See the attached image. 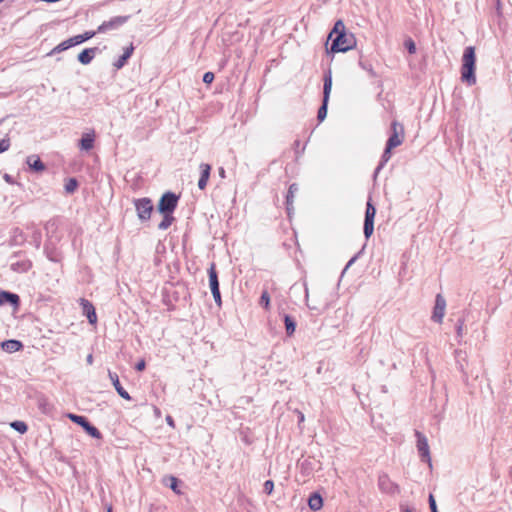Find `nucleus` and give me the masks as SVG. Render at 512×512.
Returning a JSON list of instances; mask_svg holds the SVG:
<instances>
[{
    "label": "nucleus",
    "mask_w": 512,
    "mask_h": 512,
    "mask_svg": "<svg viewBox=\"0 0 512 512\" xmlns=\"http://www.w3.org/2000/svg\"><path fill=\"white\" fill-rule=\"evenodd\" d=\"M328 40H331L330 50L333 53L346 52L356 46V38L353 33H348L342 20H337Z\"/></svg>",
    "instance_id": "1"
},
{
    "label": "nucleus",
    "mask_w": 512,
    "mask_h": 512,
    "mask_svg": "<svg viewBox=\"0 0 512 512\" xmlns=\"http://www.w3.org/2000/svg\"><path fill=\"white\" fill-rule=\"evenodd\" d=\"M475 62L476 56L474 47H466L462 57L461 80L468 85H474L476 83Z\"/></svg>",
    "instance_id": "2"
},
{
    "label": "nucleus",
    "mask_w": 512,
    "mask_h": 512,
    "mask_svg": "<svg viewBox=\"0 0 512 512\" xmlns=\"http://www.w3.org/2000/svg\"><path fill=\"white\" fill-rule=\"evenodd\" d=\"M323 80H324L323 101H322V105L318 109V113H317V119L320 122L323 121L327 116V106H328V101H329V97H330V93H331V89H332V76H331L330 71L324 75Z\"/></svg>",
    "instance_id": "3"
},
{
    "label": "nucleus",
    "mask_w": 512,
    "mask_h": 512,
    "mask_svg": "<svg viewBox=\"0 0 512 512\" xmlns=\"http://www.w3.org/2000/svg\"><path fill=\"white\" fill-rule=\"evenodd\" d=\"M179 197L173 192L164 193L158 203L157 209L161 214L172 213L175 211Z\"/></svg>",
    "instance_id": "4"
},
{
    "label": "nucleus",
    "mask_w": 512,
    "mask_h": 512,
    "mask_svg": "<svg viewBox=\"0 0 512 512\" xmlns=\"http://www.w3.org/2000/svg\"><path fill=\"white\" fill-rule=\"evenodd\" d=\"M137 216L141 221H147L151 217L153 204L150 198L144 197L134 200Z\"/></svg>",
    "instance_id": "5"
},
{
    "label": "nucleus",
    "mask_w": 512,
    "mask_h": 512,
    "mask_svg": "<svg viewBox=\"0 0 512 512\" xmlns=\"http://www.w3.org/2000/svg\"><path fill=\"white\" fill-rule=\"evenodd\" d=\"M208 276H209V286L214 298L215 303L217 306H221L222 300H221V293L219 289V280H218V274L216 271L215 264L212 263L208 269Z\"/></svg>",
    "instance_id": "6"
},
{
    "label": "nucleus",
    "mask_w": 512,
    "mask_h": 512,
    "mask_svg": "<svg viewBox=\"0 0 512 512\" xmlns=\"http://www.w3.org/2000/svg\"><path fill=\"white\" fill-rule=\"evenodd\" d=\"M68 418L72 422L80 425L91 437L95 439H100L102 437L100 431L95 426L90 424L86 417L69 413Z\"/></svg>",
    "instance_id": "7"
},
{
    "label": "nucleus",
    "mask_w": 512,
    "mask_h": 512,
    "mask_svg": "<svg viewBox=\"0 0 512 512\" xmlns=\"http://www.w3.org/2000/svg\"><path fill=\"white\" fill-rule=\"evenodd\" d=\"M391 135L388 138L386 145L389 148H396L400 146L404 140V127L397 121L391 123Z\"/></svg>",
    "instance_id": "8"
},
{
    "label": "nucleus",
    "mask_w": 512,
    "mask_h": 512,
    "mask_svg": "<svg viewBox=\"0 0 512 512\" xmlns=\"http://www.w3.org/2000/svg\"><path fill=\"white\" fill-rule=\"evenodd\" d=\"M415 436L417 438V450L421 460L431 465L430 449L426 436L419 431L415 432Z\"/></svg>",
    "instance_id": "9"
},
{
    "label": "nucleus",
    "mask_w": 512,
    "mask_h": 512,
    "mask_svg": "<svg viewBox=\"0 0 512 512\" xmlns=\"http://www.w3.org/2000/svg\"><path fill=\"white\" fill-rule=\"evenodd\" d=\"M378 487L383 493L390 495L398 494L400 491L399 486L394 483L386 473L379 474Z\"/></svg>",
    "instance_id": "10"
},
{
    "label": "nucleus",
    "mask_w": 512,
    "mask_h": 512,
    "mask_svg": "<svg viewBox=\"0 0 512 512\" xmlns=\"http://www.w3.org/2000/svg\"><path fill=\"white\" fill-rule=\"evenodd\" d=\"M128 16H116L109 21H104L97 29L98 33H105L110 30H116L128 20Z\"/></svg>",
    "instance_id": "11"
},
{
    "label": "nucleus",
    "mask_w": 512,
    "mask_h": 512,
    "mask_svg": "<svg viewBox=\"0 0 512 512\" xmlns=\"http://www.w3.org/2000/svg\"><path fill=\"white\" fill-rule=\"evenodd\" d=\"M446 309V300L441 294H437L435 298V306L431 319L436 323H442Z\"/></svg>",
    "instance_id": "12"
},
{
    "label": "nucleus",
    "mask_w": 512,
    "mask_h": 512,
    "mask_svg": "<svg viewBox=\"0 0 512 512\" xmlns=\"http://www.w3.org/2000/svg\"><path fill=\"white\" fill-rule=\"evenodd\" d=\"M80 305L82 313L87 317L89 323L95 324L97 322V315L93 304L89 300L81 298Z\"/></svg>",
    "instance_id": "13"
},
{
    "label": "nucleus",
    "mask_w": 512,
    "mask_h": 512,
    "mask_svg": "<svg viewBox=\"0 0 512 512\" xmlns=\"http://www.w3.org/2000/svg\"><path fill=\"white\" fill-rule=\"evenodd\" d=\"M11 304L14 307H18L20 298L17 294L0 290V306L5 304Z\"/></svg>",
    "instance_id": "14"
},
{
    "label": "nucleus",
    "mask_w": 512,
    "mask_h": 512,
    "mask_svg": "<svg viewBox=\"0 0 512 512\" xmlns=\"http://www.w3.org/2000/svg\"><path fill=\"white\" fill-rule=\"evenodd\" d=\"M108 375H109L110 380L112 381V384H113L115 390L119 394V396L125 400H130L131 397H130L129 393L120 384L118 375L111 371H109Z\"/></svg>",
    "instance_id": "15"
},
{
    "label": "nucleus",
    "mask_w": 512,
    "mask_h": 512,
    "mask_svg": "<svg viewBox=\"0 0 512 512\" xmlns=\"http://www.w3.org/2000/svg\"><path fill=\"white\" fill-rule=\"evenodd\" d=\"M200 171L201 175L198 181V187L199 189L204 190L210 177L211 166L209 164L202 163L200 164Z\"/></svg>",
    "instance_id": "16"
},
{
    "label": "nucleus",
    "mask_w": 512,
    "mask_h": 512,
    "mask_svg": "<svg viewBox=\"0 0 512 512\" xmlns=\"http://www.w3.org/2000/svg\"><path fill=\"white\" fill-rule=\"evenodd\" d=\"M97 47L86 48L78 55V61L83 65H88L96 55Z\"/></svg>",
    "instance_id": "17"
},
{
    "label": "nucleus",
    "mask_w": 512,
    "mask_h": 512,
    "mask_svg": "<svg viewBox=\"0 0 512 512\" xmlns=\"http://www.w3.org/2000/svg\"><path fill=\"white\" fill-rule=\"evenodd\" d=\"M95 141L94 132L84 133L80 139L79 145L82 150L89 151L93 148Z\"/></svg>",
    "instance_id": "18"
},
{
    "label": "nucleus",
    "mask_w": 512,
    "mask_h": 512,
    "mask_svg": "<svg viewBox=\"0 0 512 512\" xmlns=\"http://www.w3.org/2000/svg\"><path fill=\"white\" fill-rule=\"evenodd\" d=\"M1 347L4 351L8 353H14L23 348V344L18 340H6L1 343Z\"/></svg>",
    "instance_id": "19"
},
{
    "label": "nucleus",
    "mask_w": 512,
    "mask_h": 512,
    "mask_svg": "<svg viewBox=\"0 0 512 512\" xmlns=\"http://www.w3.org/2000/svg\"><path fill=\"white\" fill-rule=\"evenodd\" d=\"M134 51L133 44H130L129 47H127L123 54L119 57V59L114 63V67L116 69H121L127 62V60L131 57Z\"/></svg>",
    "instance_id": "20"
},
{
    "label": "nucleus",
    "mask_w": 512,
    "mask_h": 512,
    "mask_svg": "<svg viewBox=\"0 0 512 512\" xmlns=\"http://www.w3.org/2000/svg\"><path fill=\"white\" fill-rule=\"evenodd\" d=\"M26 162L32 170H35L37 172L45 170V165L38 156H28Z\"/></svg>",
    "instance_id": "21"
},
{
    "label": "nucleus",
    "mask_w": 512,
    "mask_h": 512,
    "mask_svg": "<svg viewBox=\"0 0 512 512\" xmlns=\"http://www.w3.org/2000/svg\"><path fill=\"white\" fill-rule=\"evenodd\" d=\"M297 191H298L297 184L293 183L289 186L288 193L286 196V209H287L288 214H290L293 209V198Z\"/></svg>",
    "instance_id": "22"
},
{
    "label": "nucleus",
    "mask_w": 512,
    "mask_h": 512,
    "mask_svg": "<svg viewBox=\"0 0 512 512\" xmlns=\"http://www.w3.org/2000/svg\"><path fill=\"white\" fill-rule=\"evenodd\" d=\"M308 505L311 510L317 511L323 506L322 497L318 493H313L308 499Z\"/></svg>",
    "instance_id": "23"
},
{
    "label": "nucleus",
    "mask_w": 512,
    "mask_h": 512,
    "mask_svg": "<svg viewBox=\"0 0 512 512\" xmlns=\"http://www.w3.org/2000/svg\"><path fill=\"white\" fill-rule=\"evenodd\" d=\"M174 220H175V218L172 213L163 214V219L158 224V229L159 230H167L172 225Z\"/></svg>",
    "instance_id": "24"
},
{
    "label": "nucleus",
    "mask_w": 512,
    "mask_h": 512,
    "mask_svg": "<svg viewBox=\"0 0 512 512\" xmlns=\"http://www.w3.org/2000/svg\"><path fill=\"white\" fill-rule=\"evenodd\" d=\"M393 148H389L388 145H386V148L382 154L381 161L378 165V167L375 170V175L384 167V165L390 160L391 158V150Z\"/></svg>",
    "instance_id": "25"
},
{
    "label": "nucleus",
    "mask_w": 512,
    "mask_h": 512,
    "mask_svg": "<svg viewBox=\"0 0 512 512\" xmlns=\"http://www.w3.org/2000/svg\"><path fill=\"white\" fill-rule=\"evenodd\" d=\"M284 323H285V329H286L287 335L291 336L295 332V329H296L295 320L292 317H290L289 315H285Z\"/></svg>",
    "instance_id": "26"
},
{
    "label": "nucleus",
    "mask_w": 512,
    "mask_h": 512,
    "mask_svg": "<svg viewBox=\"0 0 512 512\" xmlns=\"http://www.w3.org/2000/svg\"><path fill=\"white\" fill-rule=\"evenodd\" d=\"M376 215V208L373 206V204L368 201L365 211V219L364 221L374 222V218Z\"/></svg>",
    "instance_id": "27"
},
{
    "label": "nucleus",
    "mask_w": 512,
    "mask_h": 512,
    "mask_svg": "<svg viewBox=\"0 0 512 512\" xmlns=\"http://www.w3.org/2000/svg\"><path fill=\"white\" fill-rule=\"evenodd\" d=\"M30 267L31 264L28 261L16 262L11 265V269L16 272H26Z\"/></svg>",
    "instance_id": "28"
},
{
    "label": "nucleus",
    "mask_w": 512,
    "mask_h": 512,
    "mask_svg": "<svg viewBox=\"0 0 512 512\" xmlns=\"http://www.w3.org/2000/svg\"><path fill=\"white\" fill-rule=\"evenodd\" d=\"M456 355H457V361L459 363L460 370L463 372V378L466 381L468 379V375L465 372L464 365L461 363V360L464 361L466 359V353L463 351H457Z\"/></svg>",
    "instance_id": "29"
},
{
    "label": "nucleus",
    "mask_w": 512,
    "mask_h": 512,
    "mask_svg": "<svg viewBox=\"0 0 512 512\" xmlns=\"http://www.w3.org/2000/svg\"><path fill=\"white\" fill-rule=\"evenodd\" d=\"M365 238L368 239L373 234L374 231V222L364 221L363 227Z\"/></svg>",
    "instance_id": "30"
},
{
    "label": "nucleus",
    "mask_w": 512,
    "mask_h": 512,
    "mask_svg": "<svg viewBox=\"0 0 512 512\" xmlns=\"http://www.w3.org/2000/svg\"><path fill=\"white\" fill-rule=\"evenodd\" d=\"M11 427L22 434L27 431V425L23 421H14L11 423Z\"/></svg>",
    "instance_id": "31"
},
{
    "label": "nucleus",
    "mask_w": 512,
    "mask_h": 512,
    "mask_svg": "<svg viewBox=\"0 0 512 512\" xmlns=\"http://www.w3.org/2000/svg\"><path fill=\"white\" fill-rule=\"evenodd\" d=\"M78 186V182L75 178H70L68 182L65 184V191L67 193H73Z\"/></svg>",
    "instance_id": "32"
},
{
    "label": "nucleus",
    "mask_w": 512,
    "mask_h": 512,
    "mask_svg": "<svg viewBox=\"0 0 512 512\" xmlns=\"http://www.w3.org/2000/svg\"><path fill=\"white\" fill-rule=\"evenodd\" d=\"M260 305L265 309H268L270 306V296L267 291H263L259 301Z\"/></svg>",
    "instance_id": "33"
},
{
    "label": "nucleus",
    "mask_w": 512,
    "mask_h": 512,
    "mask_svg": "<svg viewBox=\"0 0 512 512\" xmlns=\"http://www.w3.org/2000/svg\"><path fill=\"white\" fill-rule=\"evenodd\" d=\"M359 66L367 71L372 77H375L376 76V73L372 67V64L368 63V62H364L362 60L359 61Z\"/></svg>",
    "instance_id": "34"
},
{
    "label": "nucleus",
    "mask_w": 512,
    "mask_h": 512,
    "mask_svg": "<svg viewBox=\"0 0 512 512\" xmlns=\"http://www.w3.org/2000/svg\"><path fill=\"white\" fill-rule=\"evenodd\" d=\"M169 481V487L177 494H180L181 492L178 490V479L174 476H170L168 478Z\"/></svg>",
    "instance_id": "35"
},
{
    "label": "nucleus",
    "mask_w": 512,
    "mask_h": 512,
    "mask_svg": "<svg viewBox=\"0 0 512 512\" xmlns=\"http://www.w3.org/2000/svg\"><path fill=\"white\" fill-rule=\"evenodd\" d=\"M10 145V138L8 136L0 140V153L7 151L10 148Z\"/></svg>",
    "instance_id": "36"
},
{
    "label": "nucleus",
    "mask_w": 512,
    "mask_h": 512,
    "mask_svg": "<svg viewBox=\"0 0 512 512\" xmlns=\"http://www.w3.org/2000/svg\"><path fill=\"white\" fill-rule=\"evenodd\" d=\"M274 489V482L272 480H267L264 482L263 490L266 494L270 495Z\"/></svg>",
    "instance_id": "37"
},
{
    "label": "nucleus",
    "mask_w": 512,
    "mask_h": 512,
    "mask_svg": "<svg viewBox=\"0 0 512 512\" xmlns=\"http://www.w3.org/2000/svg\"><path fill=\"white\" fill-rule=\"evenodd\" d=\"M405 47L407 48L410 54H414L416 52V45L412 39H408L405 41Z\"/></svg>",
    "instance_id": "38"
},
{
    "label": "nucleus",
    "mask_w": 512,
    "mask_h": 512,
    "mask_svg": "<svg viewBox=\"0 0 512 512\" xmlns=\"http://www.w3.org/2000/svg\"><path fill=\"white\" fill-rule=\"evenodd\" d=\"M39 407L44 413H49L51 410V405L45 399L39 401Z\"/></svg>",
    "instance_id": "39"
},
{
    "label": "nucleus",
    "mask_w": 512,
    "mask_h": 512,
    "mask_svg": "<svg viewBox=\"0 0 512 512\" xmlns=\"http://www.w3.org/2000/svg\"><path fill=\"white\" fill-rule=\"evenodd\" d=\"M215 76L212 72H206L204 75H203V82L206 83V84H210L213 82Z\"/></svg>",
    "instance_id": "40"
},
{
    "label": "nucleus",
    "mask_w": 512,
    "mask_h": 512,
    "mask_svg": "<svg viewBox=\"0 0 512 512\" xmlns=\"http://www.w3.org/2000/svg\"><path fill=\"white\" fill-rule=\"evenodd\" d=\"M98 33L97 31H86L85 33L81 34L83 41H87L94 37Z\"/></svg>",
    "instance_id": "41"
},
{
    "label": "nucleus",
    "mask_w": 512,
    "mask_h": 512,
    "mask_svg": "<svg viewBox=\"0 0 512 512\" xmlns=\"http://www.w3.org/2000/svg\"><path fill=\"white\" fill-rule=\"evenodd\" d=\"M429 506L431 509V512H438L435 499L432 494L429 495Z\"/></svg>",
    "instance_id": "42"
},
{
    "label": "nucleus",
    "mask_w": 512,
    "mask_h": 512,
    "mask_svg": "<svg viewBox=\"0 0 512 512\" xmlns=\"http://www.w3.org/2000/svg\"><path fill=\"white\" fill-rule=\"evenodd\" d=\"M67 49H68V48H67L66 44H64V41H63V42H61L60 44H58V45L53 49V51H52V52H53V53H60V52L65 51V50H67Z\"/></svg>",
    "instance_id": "43"
},
{
    "label": "nucleus",
    "mask_w": 512,
    "mask_h": 512,
    "mask_svg": "<svg viewBox=\"0 0 512 512\" xmlns=\"http://www.w3.org/2000/svg\"><path fill=\"white\" fill-rule=\"evenodd\" d=\"M67 49H68V48H67L66 44H64V41H63V42H61L60 44H58V45L53 49V51H52V52H53V53H60V52L65 51V50H67Z\"/></svg>",
    "instance_id": "44"
},
{
    "label": "nucleus",
    "mask_w": 512,
    "mask_h": 512,
    "mask_svg": "<svg viewBox=\"0 0 512 512\" xmlns=\"http://www.w3.org/2000/svg\"><path fill=\"white\" fill-rule=\"evenodd\" d=\"M145 366H146L145 361H144V360H141V361H139V362L136 364L135 369H136L137 371H142V370H144V369H145Z\"/></svg>",
    "instance_id": "45"
},
{
    "label": "nucleus",
    "mask_w": 512,
    "mask_h": 512,
    "mask_svg": "<svg viewBox=\"0 0 512 512\" xmlns=\"http://www.w3.org/2000/svg\"><path fill=\"white\" fill-rule=\"evenodd\" d=\"M462 332H463V321L459 320L458 324H457V335L461 337Z\"/></svg>",
    "instance_id": "46"
},
{
    "label": "nucleus",
    "mask_w": 512,
    "mask_h": 512,
    "mask_svg": "<svg viewBox=\"0 0 512 512\" xmlns=\"http://www.w3.org/2000/svg\"><path fill=\"white\" fill-rule=\"evenodd\" d=\"M165 420H166V423H167L170 427H172V428H174V427H175V422H174V419L172 418V416L167 415Z\"/></svg>",
    "instance_id": "47"
},
{
    "label": "nucleus",
    "mask_w": 512,
    "mask_h": 512,
    "mask_svg": "<svg viewBox=\"0 0 512 512\" xmlns=\"http://www.w3.org/2000/svg\"><path fill=\"white\" fill-rule=\"evenodd\" d=\"M64 44H66L67 48H71L73 46H76L75 43H74V40H73V37L67 39L64 41Z\"/></svg>",
    "instance_id": "48"
},
{
    "label": "nucleus",
    "mask_w": 512,
    "mask_h": 512,
    "mask_svg": "<svg viewBox=\"0 0 512 512\" xmlns=\"http://www.w3.org/2000/svg\"><path fill=\"white\" fill-rule=\"evenodd\" d=\"M3 179L8 183V184H14L15 181L13 180L12 176L9 175V174H4L3 176Z\"/></svg>",
    "instance_id": "49"
},
{
    "label": "nucleus",
    "mask_w": 512,
    "mask_h": 512,
    "mask_svg": "<svg viewBox=\"0 0 512 512\" xmlns=\"http://www.w3.org/2000/svg\"><path fill=\"white\" fill-rule=\"evenodd\" d=\"M73 40H74L75 45H79V44L84 42L83 39H82L81 34L73 36Z\"/></svg>",
    "instance_id": "50"
},
{
    "label": "nucleus",
    "mask_w": 512,
    "mask_h": 512,
    "mask_svg": "<svg viewBox=\"0 0 512 512\" xmlns=\"http://www.w3.org/2000/svg\"><path fill=\"white\" fill-rule=\"evenodd\" d=\"M357 258H358V254H357V255H355L354 257H352V258L348 261L347 265L345 266L344 271H346V270H347L351 265H353V263L356 261V259H357Z\"/></svg>",
    "instance_id": "51"
},
{
    "label": "nucleus",
    "mask_w": 512,
    "mask_h": 512,
    "mask_svg": "<svg viewBox=\"0 0 512 512\" xmlns=\"http://www.w3.org/2000/svg\"><path fill=\"white\" fill-rule=\"evenodd\" d=\"M299 414V423L304 421V414L302 412H298Z\"/></svg>",
    "instance_id": "52"
},
{
    "label": "nucleus",
    "mask_w": 512,
    "mask_h": 512,
    "mask_svg": "<svg viewBox=\"0 0 512 512\" xmlns=\"http://www.w3.org/2000/svg\"><path fill=\"white\" fill-rule=\"evenodd\" d=\"M92 361H93V356H92L91 354H89V355L87 356V362H88L89 364H91V363H92Z\"/></svg>",
    "instance_id": "53"
},
{
    "label": "nucleus",
    "mask_w": 512,
    "mask_h": 512,
    "mask_svg": "<svg viewBox=\"0 0 512 512\" xmlns=\"http://www.w3.org/2000/svg\"><path fill=\"white\" fill-rule=\"evenodd\" d=\"M219 174L221 177H225V170L223 168L219 169Z\"/></svg>",
    "instance_id": "54"
},
{
    "label": "nucleus",
    "mask_w": 512,
    "mask_h": 512,
    "mask_svg": "<svg viewBox=\"0 0 512 512\" xmlns=\"http://www.w3.org/2000/svg\"><path fill=\"white\" fill-rule=\"evenodd\" d=\"M154 412H155L156 416H160V414H161L160 409L157 407H154Z\"/></svg>",
    "instance_id": "55"
},
{
    "label": "nucleus",
    "mask_w": 512,
    "mask_h": 512,
    "mask_svg": "<svg viewBox=\"0 0 512 512\" xmlns=\"http://www.w3.org/2000/svg\"><path fill=\"white\" fill-rule=\"evenodd\" d=\"M107 512H112V507L111 506L107 507Z\"/></svg>",
    "instance_id": "56"
},
{
    "label": "nucleus",
    "mask_w": 512,
    "mask_h": 512,
    "mask_svg": "<svg viewBox=\"0 0 512 512\" xmlns=\"http://www.w3.org/2000/svg\"><path fill=\"white\" fill-rule=\"evenodd\" d=\"M404 512H412V510L409 508H406Z\"/></svg>",
    "instance_id": "57"
},
{
    "label": "nucleus",
    "mask_w": 512,
    "mask_h": 512,
    "mask_svg": "<svg viewBox=\"0 0 512 512\" xmlns=\"http://www.w3.org/2000/svg\"><path fill=\"white\" fill-rule=\"evenodd\" d=\"M4 0H0V3H2Z\"/></svg>",
    "instance_id": "58"
}]
</instances>
